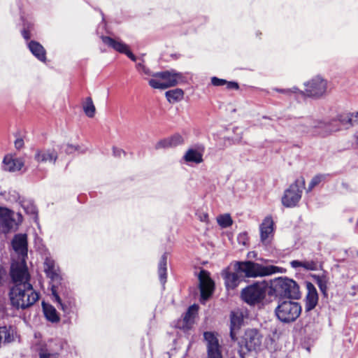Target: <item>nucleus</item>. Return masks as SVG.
I'll return each mask as SVG.
<instances>
[{
	"label": "nucleus",
	"mask_w": 358,
	"mask_h": 358,
	"mask_svg": "<svg viewBox=\"0 0 358 358\" xmlns=\"http://www.w3.org/2000/svg\"><path fill=\"white\" fill-rule=\"evenodd\" d=\"M305 180L303 178H301L295 180L294 183L290 185L287 189L282 197V203L287 208H293L297 205L300 201L304 189Z\"/></svg>",
	"instance_id": "nucleus-10"
},
{
	"label": "nucleus",
	"mask_w": 358,
	"mask_h": 358,
	"mask_svg": "<svg viewBox=\"0 0 358 358\" xmlns=\"http://www.w3.org/2000/svg\"><path fill=\"white\" fill-rule=\"evenodd\" d=\"M158 274L161 283L164 285L167 278V255L164 253L158 264Z\"/></svg>",
	"instance_id": "nucleus-28"
},
{
	"label": "nucleus",
	"mask_w": 358,
	"mask_h": 358,
	"mask_svg": "<svg viewBox=\"0 0 358 358\" xmlns=\"http://www.w3.org/2000/svg\"><path fill=\"white\" fill-rule=\"evenodd\" d=\"M290 265L294 268H297L299 267L303 268V262L299 260H293L290 262Z\"/></svg>",
	"instance_id": "nucleus-47"
},
{
	"label": "nucleus",
	"mask_w": 358,
	"mask_h": 358,
	"mask_svg": "<svg viewBox=\"0 0 358 358\" xmlns=\"http://www.w3.org/2000/svg\"><path fill=\"white\" fill-rule=\"evenodd\" d=\"M199 289L201 298L207 300L213 294L214 290V282L210 277V273L206 270H201L199 274Z\"/></svg>",
	"instance_id": "nucleus-15"
},
{
	"label": "nucleus",
	"mask_w": 358,
	"mask_h": 358,
	"mask_svg": "<svg viewBox=\"0 0 358 358\" xmlns=\"http://www.w3.org/2000/svg\"><path fill=\"white\" fill-rule=\"evenodd\" d=\"M324 122H334L333 125L339 127L341 129V125L345 127V129H349L356 124H358V111L355 113H343L338 114L336 117L331 120H324Z\"/></svg>",
	"instance_id": "nucleus-14"
},
{
	"label": "nucleus",
	"mask_w": 358,
	"mask_h": 358,
	"mask_svg": "<svg viewBox=\"0 0 358 358\" xmlns=\"http://www.w3.org/2000/svg\"><path fill=\"white\" fill-rule=\"evenodd\" d=\"M57 153L54 149H43L37 150L34 158L39 163L55 164L57 159Z\"/></svg>",
	"instance_id": "nucleus-23"
},
{
	"label": "nucleus",
	"mask_w": 358,
	"mask_h": 358,
	"mask_svg": "<svg viewBox=\"0 0 358 358\" xmlns=\"http://www.w3.org/2000/svg\"><path fill=\"white\" fill-rule=\"evenodd\" d=\"M217 222L222 228H227L232 224V220L229 214L222 215L217 217Z\"/></svg>",
	"instance_id": "nucleus-35"
},
{
	"label": "nucleus",
	"mask_w": 358,
	"mask_h": 358,
	"mask_svg": "<svg viewBox=\"0 0 358 358\" xmlns=\"http://www.w3.org/2000/svg\"><path fill=\"white\" fill-rule=\"evenodd\" d=\"M31 52L40 61L45 62L46 52L44 48L38 42L31 41L28 43Z\"/></svg>",
	"instance_id": "nucleus-26"
},
{
	"label": "nucleus",
	"mask_w": 358,
	"mask_h": 358,
	"mask_svg": "<svg viewBox=\"0 0 358 358\" xmlns=\"http://www.w3.org/2000/svg\"><path fill=\"white\" fill-rule=\"evenodd\" d=\"M275 90L278 92L283 93L285 94H296L300 93L301 94L303 95V92L302 91H300L297 87H294L292 88L289 89H275Z\"/></svg>",
	"instance_id": "nucleus-41"
},
{
	"label": "nucleus",
	"mask_w": 358,
	"mask_h": 358,
	"mask_svg": "<svg viewBox=\"0 0 358 358\" xmlns=\"http://www.w3.org/2000/svg\"><path fill=\"white\" fill-rule=\"evenodd\" d=\"M357 255H358V251H357Z\"/></svg>",
	"instance_id": "nucleus-54"
},
{
	"label": "nucleus",
	"mask_w": 358,
	"mask_h": 358,
	"mask_svg": "<svg viewBox=\"0 0 358 358\" xmlns=\"http://www.w3.org/2000/svg\"><path fill=\"white\" fill-rule=\"evenodd\" d=\"M43 267L47 277L50 278L53 282L51 288L53 301L57 302L64 311H66L67 306L62 303V299L57 293V287L56 284L59 283L62 280L60 270L58 266L52 258L46 257L44 261Z\"/></svg>",
	"instance_id": "nucleus-7"
},
{
	"label": "nucleus",
	"mask_w": 358,
	"mask_h": 358,
	"mask_svg": "<svg viewBox=\"0 0 358 358\" xmlns=\"http://www.w3.org/2000/svg\"><path fill=\"white\" fill-rule=\"evenodd\" d=\"M3 169L8 171H19L23 166L22 162L17 158H13L10 156H6L3 161Z\"/></svg>",
	"instance_id": "nucleus-25"
},
{
	"label": "nucleus",
	"mask_w": 358,
	"mask_h": 358,
	"mask_svg": "<svg viewBox=\"0 0 358 358\" xmlns=\"http://www.w3.org/2000/svg\"><path fill=\"white\" fill-rule=\"evenodd\" d=\"M317 285H318L321 292L324 294H327V282L328 280L326 275H315L313 276Z\"/></svg>",
	"instance_id": "nucleus-34"
},
{
	"label": "nucleus",
	"mask_w": 358,
	"mask_h": 358,
	"mask_svg": "<svg viewBox=\"0 0 358 358\" xmlns=\"http://www.w3.org/2000/svg\"><path fill=\"white\" fill-rule=\"evenodd\" d=\"M203 147L189 148L187 150L183 159L186 162L200 164L203 162Z\"/></svg>",
	"instance_id": "nucleus-24"
},
{
	"label": "nucleus",
	"mask_w": 358,
	"mask_h": 358,
	"mask_svg": "<svg viewBox=\"0 0 358 358\" xmlns=\"http://www.w3.org/2000/svg\"><path fill=\"white\" fill-rule=\"evenodd\" d=\"M136 69L141 74L154 77L155 73H152V71L148 67H146L143 62L137 63Z\"/></svg>",
	"instance_id": "nucleus-38"
},
{
	"label": "nucleus",
	"mask_w": 358,
	"mask_h": 358,
	"mask_svg": "<svg viewBox=\"0 0 358 358\" xmlns=\"http://www.w3.org/2000/svg\"><path fill=\"white\" fill-rule=\"evenodd\" d=\"M183 91L179 88L169 90L166 92V97L170 103L180 101L183 98Z\"/></svg>",
	"instance_id": "nucleus-32"
},
{
	"label": "nucleus",
	"mask_w": 358,
	"mask_h": 358,
	"mask_svg": "<svg viewBox=\"0 0 358 358\" xmlns=\"http://www.w3.org/2000/svg\"><path fill=\"white\" fill-rule=\"evenodd\" d=\"M245 346L248 351H256L260 349L262 343V335L255 329H248L244 335Z\"/></svg>",
	"instance_id": "nucleus-16"
},
{
	"label": "nucleus",
	"mask_w": 358,
	"mask_h": 358,
	"mask_svg": "<svg viewBox=\"0 0 358 358\" xmlns=\"http://www.w3.org/2000/svg\"><path fill=\"white\" fill-rule=\"evenodd\" d=\"M102 41L116 51L125 54L130 59L136 62V57L129 50V47L120 40L113 39L109 36H101Z\"/></svg>",
	"instance_id": "nucleus-19"
},
{
	"label": "nucleus",
	"mask_w": 358,
	"mask_h": 358,
	"mask_svg": "<svg viewBox=\"0 0 358 358\" xmlns=\"http://www.w3.org/2000/svg\"><path fill=\"white\" fill-rule=\"evenodd\" d=\"M324 178L325 176L324 175H317L313 177L308 185L307 192H310L315 187L319 185Z\"/></svg>",
	"instance_id": "nucleus-36"
},
{
	"label": "nucleus",
	"mask_w": 358,
	"mask_h": 358,
	"mask_svg": "<svg viewBox=\"0 0 358 358\" xmlns=\"http://www.w3.org/2000/svg\"><path fill=\"white\" fill-rule=\"evenodd\" d=\"M62 150H64L66 154H71L78 150L77 147H75L70 144H65L62 145Z\"/></svg>",
	"instance_id": "nucleus-45"
},
{
	"label": "nucleus",
	"mask_w": 358,
	"mask_h": 358,
	"mask_svg": "<svg viewBox=\"0 0 358 358\" xmlns=\"http://www.w3.org/2000/svg\"><path fill=\"white\" fill-rule=\"evenodd\" d=\"M13 341V335L6 327H0V348L2 344L9 343Z\"/></svg>",
	"instance_id": "nucleus-33"
},
{
	"label": "nucleus",
	"mask_w": 358,
	"mask_h": 358,
	"mask_svg": "<svg viewBox=\"0 0 358 358\" xmlns=\"http://www.w3.org/2000/svg\"><path fill=\"white\" fill-rule=\"evenodd\" d=\"M22 206L23 207L27 213L31 215L36 214V208L33 203L29 202H23Z\"/></svg>",
	"instance_id": "nucleus-40"
},
{
	"label": "nucleus",
	"mask_w": 358,
	"mask_h": 358,
	"mask_svg": "<svg viewBox=\"0 0 358 358\" xmlns=\"http://www.w3.org/2000/svg\"><path fill=\"white\" fill-rule=\"evenodd\" d=\"M208 214H203V215H201L200 217V220L202 221V222H206L207 220H208Z\"/></svg>",
	"instance_id": "nucleus-52"
},
{
	"label": "nucleus",
	"mask_w": 358,
	"mask_h": 358,
	"mask_svg": "<svg viewBox=\"0 0 358 358\" xmlns=\"http://www.w3.org/2000/svg\"><path fill=\"white\" fill-rule=\"evenodd\" d=\"M211 83L214 86H222L227 83V81L226 80L218 78L217 77H213L211 78Z\"/></svg>",
	"instance_id": "nucleus-44"
},
{
	"label": "nucleus",
	"mask_w": 358,
	"mask_h": 358,
	"mask_svg": "<svg viewBox=\"0 0 358 358\" xmlns=\"http://www.w3.org/2000/svg\"><path fill=\"white\" fill-rule=\"evenodd\" d=\"M198 310V306L197 305H192L190 306L187 312L184 314L182 319L184 320V321L187 323V325L192 328L194 322V317Z\"/></svg>",
	"instance_id": "nucleus-30"
},
{
	"label": "nucleus",
	"mask_w": 358,
	"mask_h": 358,
	"mask_svg": "<svg viewBox=\"0 0 358 358\" xmlns=\"http://www.w3.org/2000/svg\"><path fill=\"white\" fill-rule=\"evenodd\" d=\"M35 348L38 358H59L63 345L61 340L52 339L45 343H38Z\"/></svg>",
	"instance_id": "nucleus-12"
},
{
	"label": "nucleus",
	"mask_w": 358,
	"mask_h": 358,
	"mask_svg": "<svg viewBox=\"0 0 358 358\" xmlns=\"http://www.w3.org/2000/svg\"><path fill=\"white\" fill-rule=\"evenodd\" d=\"M176 327L178 329H182L184 331H187L189 329H190L191 328L187 325V323H186L184 320H182V318L181 319H179L176 324Z\"/></svg>",
	"instance_id": "nucleus-43"
},
{
	"label": "nucleus",
	"mask_w": 358,
	"mask_h": 358,
	"mask_svg": "<svg viewBox=\"0 0 358 358\" xmlns=\"http://www.w3.org/2000/svg\"><path fill=\"white\" fill-rule=\"evenodd\" d=\"M169 141L171 143V148L178 146L184 143L183 137L179 134H176L171 136V137H169Z\"/></svg>",
	"instance_id": "nucleus-37"
},
{
	"label": "nucleus",
	"mask_w": 358,
	"mask_h": 358,
	"mask_svg": "<svg viewBox=\"0 0 358 358\" xmlns=\"http://www.w3.org/2000/svg\"><path fill=\"white\" fill-rule=\"evenodd\" d=\"M203 337L207 342L208 358H222L218 339L213 332L206 331Z\"/></svg>",
	"instance_id": "nucleus-17"
},
{
	"label": "nucleus",
	"mask_w": 358,
	"mask_h": 358,
	"mask_svg": "<svg viewBox=\"0 0 358 358\" xmlns=\"http://www.w3.org/2000/svg\"><path fill=\"white\" fill-rule=\"evenodd\" d=\"M334 122H324L320 120L306 118L301 120L296 125V131L313 136H327L334 132L338 131L339 127L333 125Z\"/></svg>",
	"instance_id": "nucleus-3"
},
{
	"label": "nucleus",
	"mask_w": 358,
	"mask_h": 358,
	"mask_svg": "<svg viewBox=\"0 0 358 358\" xmlns=\"http://www.w3.org/2000/svg\"><path fill=\"white\" fill-rule=\"evenodd\" d=\"M83 109L88 117H94L96 113V108L91 97H87L83 103Z\"/></svg>",
	"instance_id": "nucleus-31"
},
{
	"label": "nucleus",
	"mask_w": 358,
	"mask_h": 358,
	"mask_svg": "<svg viewBox=\"0 0 358 358\" xmlns=\"http://www.w3.org/2000/svg\"><path fill=\"white\" fill-rule=\"evenodd\" d=\"M22 36L24 37V39H26V40L29 39L30 34H29V32L27 30L24 29L22 31Z\"/></svg>",
	"instance_id": "nucleus-50"
},
{
	"label": "nucleus",
	"mask_w": 358,
	"mask_h": 358,
	"mask_svg": "<svg viewBox=\"0 0 358 358\" xmlns=\"http://www.w3.org/2000/svg\"><path fill=\"white\" fill-rule=\"evenodd\" d=\"M182 79V74L172 69L155 73L154 78L149 80V85L154 89L164 90L178 85Z\"/></svg>",
	"instance_id": "nucleus-8"
},
{
	"label": "nucleus",
	"mask_w": 358,
	"mask_h": 358,
	"mask_svg": "<svg viewBox=\"0 0 358 358\" xmlns=\"http://www.w3.org/2000/svg\"><path fill=\"white\" fill-rule=\"evenodd\" d=\"M243 322L242 317L234 313L231 314L230 337L232 341H236V331L240 329Z\"/></svg>",
	"instance_id": "nucleus-27"
},
{
	"label": "nucleus",
	"mask_w": 358,
	"mask_h": 358,
	"mask_svg": "<svg viewBox=\"0 0 358 358\" xmlns=\"http://www.w3.org/2000/svg\"><path fill=\"white\" fill-rule=\"evenodd\" d=\"M225 85H227V89L238 90L239 87L238 83L236 82H228L227 81V83H226Z\"/></svg>",
	"instance_id": "nucleus-48"
},
{
	"label": "nucleus",
	"mask_w": 358,
	"mask_h": 358,
	"mask_svg": "<svg viewBox=\"0 0 358 358\" xmlns=\"http://www.w3.org/2000/svg\"><path fill=\"white\" fill-rule=\"evenodd\" d=\"M272 295L290 299H298L301 297L299 286L296 281L287 277H278L271 281Z\"/></svg>",
	"instance_id": "nucleus-4"
},
{
	"label": "nucleus",
	"mask_w": 358,
	"mask_h": 358,
	"mask_svg": "<svg viewBox=\"0 0 358 358\" xmlns=\"http://www.w3.org/2000/svg\"><path fill=\"white\" fill-rule=\"evenodd\" d=\"M273 219L270 216L266 217L260 224L261 241L264 245H268L271 242L273 234Z\"/></svg>",
	"instance_id": "nucleus-20"
},
{
	"label": "nucleus",
	"mask_w": 358,
	"mask_h": 358,
	"mask_svg": "<svg viewBox=\"0 0 358 358\" xmlns=\"http://www.w3.org/2000/svg\"><path fill=\"white\" fill-rule=\"evenodd\" d=\"M353 139L355 141V145L358 147V131H357L354 135H353Z\"/></svg>",
	"instance_id": "nucleus-51"
},
{
	"label": "nucleus",
	"mask_w": 358,
	"mask_h": 358,
	"mask_svg": "<svg viewBox=\"0 0 358 358\" xmlns=\"http://www.w3.org/2000/svg\"><path fill=\"white\" fill-rule=\"evenodd\" d=\"M222 276L224 280L225 287L228 290L235 289L242 280L239 273L236 271L234 272L230 271L228 268L222 271Z\"/></svg>",
	"instance_id": "nucleus-22"
},
{
	"label": "nucleus",
	"mask_w": 358,
	"mask_h": 358,
	"mask_svg": "<svg viewBox=\"0 0 358 358\" xmlns=\"http://www.w3.org/2000/svg\"><path fill=\"white\" fill-rule=\"evenodd\" d=\"M266 294L272 295L271 283L265 280L248 285L241 291L242 299L249 305L255 306L262 303Z\"/></svg>",
	"instance_id": "nucleus-5"
},
{
	"label": "nucleus",
	"mask_w": 358,
	"mask_h": 358,
	"mask_svg": "<svg viewBox=\"0 0 358 358\" xmlns=\"http://www.w3.org/2000/svg\"><path fill=\"white\" fill-rule=\"evenodd\" d=\"M307 294L305 298V310L308 312L315 308L318 303V294L315 287L310 282H306Z\"/></svg>",
	"instance_id": "nucleus-21"
},
{
	"label": "nucleus",
	"mask_w": 358,
	"mask_h": 358,
	"mask_svg": "<svg viewBox=\"0 0 358 358\" xmlns=\"http://www.w3.org/2000/svg\"><path fill=\"white\" fill-rule=\"evenodd\" d=\"M303 268L307 271H316L318 268V263L315 261H304Z\"/></svg>",
	"instance_id": "nucleus-39"
},
{
	"label": "nucleus",
	"mask_w": 358,
	"mask_h": 358,
	"mask_svg": "<svg viewBox=\"0 0 358 358\" xmlns=\"http://www.w3.org/2000/svg\"><path fill=\"white\" fill-rule=\"evenodd\" d=\"M22 222V216L7 208L0 207V227L3 233L16 230Z\"/></svg>",
	"instance_id": "nucleus-11"
},
{
	"label": "nucleus",
	"mask_w": 358,
	"mask_h": 358,
	"mask_svg": "<svg viewBox=\"0 0 358 358\" xmlns=\"http://www.w3.org/2000/svg\"><path fill=\"white\" fill-rule=\"evenodd\" d=\"M10 287L22 286L30 283V274L26 264V260L14 261L10 268Z\"/></svg>",
	"instance_id": "nucleus-9"
},
{
	"label": "nucleus",
	"mask_w": 358,
	"mask_h": 358,
	"mask_svg": "<svg viewBox=\"0 0 358 358\" xmlns=\"http://www.w3.org/2000/svg\"><path fill=\"white\" fill-rule=\"evenodd\" d=\"M43 308L44 315L48 321L53 323L58 322L59 321V317L57 312L52 306L47 305L43 302Z\"/></svg>",
	"instance_id": "nucleus-29"
},
{
	"label": "nucleus",
	"mask_w": 358,
	"mask_h": 358,
	"mask_svg": "<svg viewBox=\"0 0 358 358\" xmlns=\"http://www.w3.org/2000/svg\"><path fill=\"white\" fill-rule=\"evenodd\" d=\"M12 246L18 255V260H26L27 257V236L26 234H19L14 236Z\"/></svg>",
	"instance_id": "nucleus-18"
},
{
	"label": "nucleus",
	"mask_w": 358,
	"mask_h": 358,
	"mask_svg": "<svg viewBox=\"0 0 358 358\" xmlns=\"http://www.w3.org/2000/svg\"><path fill=\"white\" fill-rule=\"evenodd\" d=\"M171 148V143L169 138H164L159 141H158L155 145L156 149H161V148Z\"/></svg>",
	"instance_id": "nucleus-42"
},
{
	"label": "nucleus",
	"mask_w": 358,
	"mask_h": 358,
	"mask_svg": "<svg viewBox=\"0 0 358 358\" xmlns=\"http://www.w3.org/2000/svg\"><path fill=\"white\" fill-rule=\"evenodd\" d=\"M251 253H253V254H254V255H253V256L255 257V252H249V253L248 254V257H251V255H251Z\"/></svg>",
	"instance_id": "nucleus-53"
},
{
	"label": "nucleus",
	"mask_w": 358,
	"mask_h": 358,
	"mask_svg": "<svg viewBox=\"0 0 358 358\" xmlns=\"http://www.w3.org/2000/svg\"><path fill=\"white\" fill-rule=\"evenodd\" d=\"M301 313L299 303L291 300H280L275 309L277 318L283 323H291L296 320Z\"/></svg>",
	"instance_id": "nucleus-6"
},
{
	"label": "nucleus",
	"mask_w": 358,
	"mask_h": 358,
	"mask_svg": "<svg viewBox=\"0 0 358 358\" xmlns=\"http://www.w3.org/2000/svg\"><path fill=\"white\" fill-rule=\"evenodd\" d=\"M234 269L241 278H255L274 273H282L283 268L273 265H263L252 261H236L234 263Z\"/></svg>",
	"instance_id": "nucleus-1"
},
{
	"label": "nucleus",
	"mask_w": 358,
	"mask_h": 358,
	"mask_svg": "<svg viewBox=\"0 0 358 358\" xmlns=\"http://www.w3.org/2000/svg\"><path fill=\"white\" fill-rule=\"evenodd\" d=\"M305 85L307 96L320 97L324 94L327 91V82L320 76H316L306 83Z\"/></svg>",
	"instance_id": "nucleus-13"
},
{
	"label": "nucleus",
	"mask_w": 358,
	"mask_h": 358,
	"mask_svg": "<svg viewBox=\"0 0 358 358\" xmlns=\"http://www.w3.org/2000/svg\"><path fill=\"white\" fill-rule=\"evenodd\" d=\"M122 153L125 154V152L122 149H119V148H113V155L115 157H120Z\"/></svg>",
	"instance_id": "nucleus-49"
},
{
	"label": "nucleus",
	"mask_w": 358,
	"mask_h": 358,
	"mask_svg": "<svg viewBox=\"0 0 358 358\" xmlns=\"http://www.w3.org/2000/svg\"><path fill=\"white\" fill-rule=\"evenodd\" d=\"M15 147L17 149V150H20V148H22L24 145V141L22 138H17L15 141Z\"/></svg>",
	"instance_id": "nucleus-46"
},
{
	"label": "nucleus",
	"mask_w": 358,
	"mask_h": 358,
	"mask_svg": "<svg viewBox=\"0 0 358 358\" xmlns=\"http://www.w3.org/2000/svg\"><path fill=\"white\" fill-rule=\"evenodd\" d=\"M9 296L13 307L23 310L33 306L39 299V294L33 288L31 283L10 287Z\"/></svg>",
	"instance_id": "nucleus-2"
}]
</instances>
